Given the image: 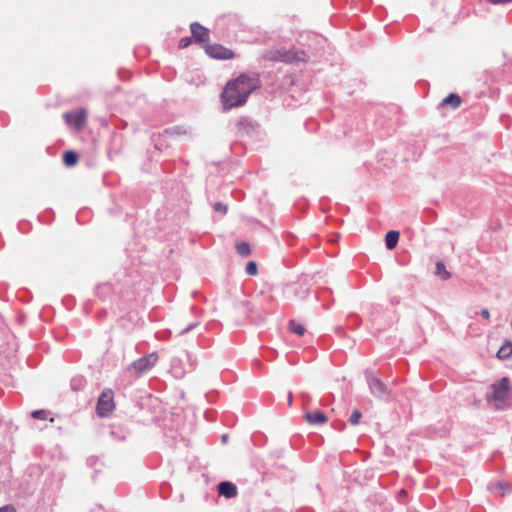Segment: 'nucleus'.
Wrapping results in <instances>:
<instances>
[{"label":"nucleus","mask_w":512,"mask_h":512,"mask_svg":"<svg viewBox=\"0 0 512 512\" xmlns=\"http://www.w3.org/2000/svg\"><path fill=\"white\" fill-rule=\"evenodd\" d=\"M362 414L359 410H354L349 418V422L351 425H356L359 423Z\"/></svg>","instance_id":"412c9836"},{"label":"nucleus","mask_w":512,"mask_h":512,"mask_svg":"<svg viewBox=\"0 0 512 512\" xmlns=\"http://www.w3.org/2000/svg\"><path fill=\"white\" fill-rule=\"evenodd\" d=\"M291 403H292V394L290 393L289 394V405H291Z\"/></svg>","instance_id":"cd10ccee"},{"label":"nucleus","mask_w":512,"mask_h":512,"mask_svg":"<svg viewBox=\"0 0 512 512\" xmlns=\"http://www.w3.org/2000/svg\"><path fill=\"white\" fill-rule=\"evenodd\" d=\"M63 162L67 167H73L78 162V155L74 151H66L63 155Z\"/></svg>","instance_id":"dca6fc26"},{"label":"nucleus","mask_w":512,"mask_h":512,"mask_svg":"<svg viewBox=\"0 0 512 512\" xmlns=\"http://www.w3.org/2000/svg\"><path fill=\"white\" fill-rule=\"evenodd\" d=\"M214 208H215L216 211H219L221 213H226V211H227L226 205H224L222 203H216L214 205Z\"/></svg>","instance_id":"b1692460"},{"label":"nucleus","mask_w":512,"mask_h":512,"mask_svg":"<svg viewBox=\"0 0 512 512\" xmlns=\"http://www.w3.org/2000/svg\"><path fill=\"white\" fill-rule=\"evenodd\" d=\"M259 87V80L246 74L239 75L229 81L223 89L221 100L225 110L238 107L246 103L252 91Z\"/></svg>","instance_id":"f257e3e1"},{"label":"nucleus","mask_w":512,"mask_h":512,"mask_svg":"<svg viewBox=\"0 0 512 512\" xmlns=\"http://www.w3.org/2000/svg\"><path fill=\"white\" fill-rule=\"evenodd\" d=\"M288 329L290 332L295 333L298 336H303L306 332L304 325L296 320H290Z\"/></svg>","instance_id":"2eb2a0df"},{"label":"nucleus","mask_w":512,"mask_h":512,"mask_svg":"<svg viewBox=\"0 0 512 512\" xmlns=\"http://www.w3.org/2000/svg\"><path fill=\"white\" fill-rule=\"evenodd\" d=\"M190 43H191V39L189 37L182 38L179 41V47L181 49L186 48V47H188L190 45Z\"/></svg>","instance_id":"5701e85b"},{"label":"nucleus","mask_w":512,"mask_h":512,"mask_svg":"<svg viewBox=\"0 0 512 512\" xmlns=\"http://www.w3.org/2000/svg\"><path fill=\"white\" fill-rule=\"evenodd\" d=\"M191 33L195 41L201 43V44H207L209 41V30L205 28L204 26L200 25L199 23L195 22L192 23L191 26Z\"/></svg>","instance_id":"1a4fd4ad"},{"label":"nucleus","mask_w":512,"mask_h":512,"mask_svg":"<svg viewBox=\"0 0 512 512\" xmlns=\"http://www.w3.org/2000/svg\"><path fill=\"white\" fill-rule=\"evenodd\" d=\"M460 104H461V98L458 94H455V93L449 94L447 97H445L442 100L443 106H451L454 109L459 107Z\"/></svg>","instance_id":"ddd939ff"},{"label":"nucleus","mask_w":512,"mask_h":512,"mask_svg":"<svg viewBox=\"0 0 512 512\" xmlns=\"http://www.w3.org/2000/svg\"><path fill=\"white\" fill-rule=\"evenodd\" d=\"M246 273L251 276L257 275V264L254 261H250L246 265Z\"/></svg>","instance_id":"aec40b11"},{"label":"nucleus","mask_w":512,"mask_h":512,"mask_svg":"<svg viewBox=\"0 0 512 512\" xmlns=\"http://www.w3.org/2000/svg\"><path fill=\"white\" fill-rule=\"evenodd\" d=\"M31 416L34 418V419H39V420H46L47 417H48V412L46 410H43V409H40V410H35L31 413Z\"/></svg>","instance_id":"6ab92c4d"},{"label":"nucleus","mask_w":512,"mask_h":512,"mask_svg":"<svg viewBox=\"0 0 512 512\" xmlns=\"http://www.w3.org/2000/svg\"><path fill=\"white\" fill-rule=\"evenodd\" d=\"M158 355L156 353H151L149 355L143 356L136 361H134L129 367L128 372L134 376L138 377L142 373H145L149 369H151L157 362Z\"/></svg>","instance_id":"20e7f679"},{"label":"nucleus","mask_w":512,"mask_h":512,"mask_svg":"<svg viewBox=\"0 0 512 512\" xmlns=\"http://www.w3.org/2000/svg\"><path fill=\"white\" fill-rule=\"evenodd\" d=\"M481 316L486 319V320H489L490 319V313L487 309H483L481 311Z\"/></svg>","instance_id":"a878e982"},{"label":"nucleus","mask_w":512,"mask_h":512,"mask_svg":"<svg viewBox=\"0 0 512 512\" xmlns=\"http://www.w3.org/2000/svg\"><path fill=\"white\" fill-rule=\"evenodd\" d=\"M399 232L392 230L389 231L385 236V244L387 249L392 250L396 247L398 240H399Z\"/></svg>","instance_id":"f8f14e48"},{"label":"nucleus","mask_w":512,"mask_h":512,"mask_svg":"<svg viewBox=\"0 0 512 512\" xmlns=\"http://www.w3.org/2000/svg\"><path fill=\"white\" fill-rule=\"evenodd\" d=\"M492 394L487 397L488 401L493 402L497 409H502L507 405L510 398V380L503 377L498 382L491 385Z\"/></svg>","instance_id":"f03ea898"},{"label":"nucleus","mask_w":512,"mask_h":512,"mask_svg":"<svg viewBox=\"0 0 512 512\" xmlns=\"http://www.w3.org/2000/svg\"><path fill=\"white\" fill-rule=\"evenodd\" d=\"M0 512H17L12 505H5L0 508Z\"/></svg>","instance_id":"393cba45"},{"label":"nucleus","mask_w":512,"mask_h":512,"mask_svg":"<svg viewBox=\"0 0 512 512\" xmlns=\"http://www.w3.org/2000/svg\"><path fill=\"white\" fill-rule=\"evenodd\" d=\"M205 50L208 55L215 59H233L234 52L220 44L206 45Z\"/></svg>","instance_id":"0eeeda50"},{"label":"nucleus","mask_w":512,"mask_h":512,"mask_svg":"<svg viewBox=\"0 0 512 512\" xmlns=\"http://www.w3.org/2000/svg\"><path fill=\"white\" fill-rule=\"evenodd\" d=\"M63 117L67 125L76 130H81L86 124L87 112L84 109H80L76 112L64 113Z\"/></svg>","instance_id":"423d86ee"},{"label":"nucleus","mask_w":512,"mask_h":512,"mask_svg":"<svg viewBox=\"0 0 512 512\" xmlns=\"http://www.w3.org/2000/svg\"><path fill=\"white\" fill-rule=\"evenodd\" d=\"M400 494H401V496H404V495H406V491L405 490H401Z\"/></svg>","instance_id":"c85d7f7f"},{"label":"nucleus","mask_w":512,"mask_h":512,"mask_svg":"<svg viewBox=\"0 0 512 512\" xmlns=\"http://www.w3.org/2000/svg\"><path fill=\"white\" fill-rule=\"evenodd\" d=\"M218 493L226 498H233L237 496V487L232 482H221L218 485Z\"/></svg>","instance_id":"9d476101"},{"label":"nucleus","mask_w":512,"mask_h":512,"mask_svg":"<svg viewBox=\"0 0 512 512\" xmlns=\"http://www.w3.org/2000/svg\"><path fill=\"white\" fill-rule=\"evenodd\" d=\"M303 416L309 425H324L328 421L327 416L320 410H307Z\"/></svg>","instance_id":"6e6552de"},{"label":"nucleus","mask_w":512,"mask_h":512,"mask_svg":"<svg viewBox=\"0 0 512 512\" xmlns=\"http://www.w3.org/2000/svg\"><path fill=\"white\" fill-rule=\"evenodd\" d=\"M115 409L114 393L111 389H105L98 398L96 413L99 417H108Z\"/></svg>","instance_id":"7ed1b4c3"},{"label":"nucleus","mask_w":512,"mask_h":512,"mask_svg":"<svg viewBox=\"0 0 512 512\" xmlns=\"http://www.w3.org/2000/svg\"><path fill=\"white\" fill-rule=\"evenodd\" d=\"M306 58H307V55L304 51H301V50L298 51V50H294V49L284 51V52L277 51L275 53V55L269 57V59H271V60H277V61H282V62H287V63H291V62H295V61H305Z\"/></svg>","instance_id":"39448f33"},{"label":"nucleus","mask_w":512,"mask_h":512,"mask_svg":"<svg viewBox=\"0 0 512 512\" xmlns=\"http://www.w3.org/2000/svg\"><path fill=\"white\" fill-rule=\"evenodd\" d=\"M497 489L501 490V495L504 496L506 493L510 491V487L508 484L505 483H499L497 484Z\"/></svg>","instance_id":"4be33fe9"},{"label":"nucleus","mask_w":512,"mask_h":512,"mask_svg":"<svg viewBox=\"0 0 512 512\" xmlns=\"http://www.w3.org/2000/svg\"><path fill=\"white\" fill-rule=\"evenodd\" d=\"M436 275L439 276L443 280H448L451 277L450 272L446 269V266L443 262L438 261L436 263Z\"/></svg>","instance_id":"f3484780"},{"label":"nucleus","mask_w":512,"mask_h":512,"mask_svg":"<svg viewBox=\"0 0 512 512\" xmlns=\"http://www.w3.org/2000/svg\"><path fill=\"white\" fill-rule=\"evenodd\" d=\"M236 250L241 256H248L251 253L250 246L245 241L238 242L236 244Z\"/></svg>","instance_id":"a211bd4d"},{"label":"nucleus","mask_w":512,"mask_h":512,"mask_svg":"<svg viewBox=\"0 0 512 512\" xmlns=\"http://www.w3.org/2000/svg\"><path fill=\"white\" fill-rule=\"evenodd\" d=\"M369 386L372 392L377 396H381L386 393V386L378 378H371L369 380Z\"/></svg>","instance_id":"9b49d317"},{"label":"nucleus","mask_w":512,"mask_h":512,"mask_svg":"<svg viewBox=\"0 0 512 512\" xmlns=\"http://www.w3.org/2000/svg\"><path fill=\"white\" fill-rule=\"evenodd\" d=\"M512 355V342L504 343L497 352V357L501 360L507 359Z\"/></svg>","instance_id":"4468645a"},{"label":"nucleus","mask_w":512,"mask_h":512,"mask_svg":"<svg viewBox=\"0 0 512 512\" xmlns=\"http://www.w3.org/2000/svg\"><path fill=\"white\" fill-rule=\"evenodd\" d=\"M192 327H193V325L188 326L183 332L189 331Z\"/></svg>","instance_id":"bb28decb"}]
</instances>
